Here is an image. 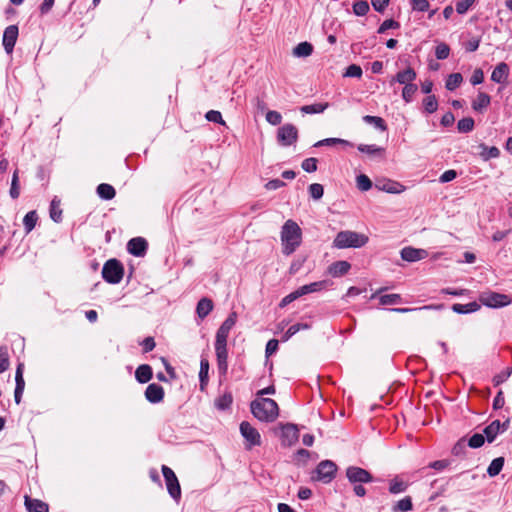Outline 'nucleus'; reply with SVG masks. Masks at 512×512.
Segmentation results:
<instances>
[{
    "label": "nucleus",
    "mask_w": 512,
    "mask_h": 512,
    "mask_svg": "<svg viewBox=\"0 0 512 512\" xmlns=\"http://www.w3.org/2000/svg\"><path fill=\"white\" fill-rule=\"evenodd\" d=\"M282 252L292 254L302 242V230L293 220H287L281 230Z\"/></svg>",
    "instance_id": "f257e3e1"
},
{
    "label": "nucleus",
    "mask_w": 512,
    "mask_h": 512,
    "mask_svg": "<svg viewBox=\"0 0 512 512\" xmlns=\"http://www.w3.org/2000/svg\"><path fill=\"white\" fill-rule=\"evenodd\" d=\"M251 412L262 422H273L279 416L278 404L270 398H257L250 404Z\"/></svg>",
    "instance_id": "f03ea898"
},
{
    "label": "nucleus",
    "mask_w": 512,
    "mask_h": 512,
    "mask_svg": "<svg viewBox=\"0 0 512 512\" xmlns=\"http://www.w3.org/2000/svg\"><path fill=\"white\" fill-rule=\"evenodd\" d=\"M368 237L364 234L345 230L340 231L333 241V246L338 249L360 248L368 242Z\"/></svg>",
    "instance_id": "7ed1b4c3"
},
{
    "label": "nucleus",
    "mask_w": 512,
    "mask_h": 512,
    "mask_svg": "<svg viewBox=\"0 0 512 512\" xmlns=\"http://www.w3.org/2000/svg\"><path fill=\"white\" fill-rule=\"evenodd\" d=\"M124 274L122 264L116 259L108 260L102 269V276L108 282L112 284L119 283Z\"/></svg>",
    "instance_id": "20e7f679"
},
{
    "label": "nucleus",
    "mask_w": 512,
    "mask_h": 512,
    "mask_svg": "<svg viewBox=\"0 0 512 512\" xmlns=\"http://www.w3.org/2000/svg\"><path fill=\"white\" fill-rule=\"evenodd\" d=\"M479 301L483 305L491 308H500L511 303V299L508 295L492 291L483 292L479 297Z\"/></svg>",
    "instance_id": "39448f33"
},
{
    "label": "nucleus",
    "mask_w": 512,
    "mask_h": 512,
    "mask_svg": "<svg viewBox=\"0 0 512 512\" xmlns=\"http://www.w3.org/2000/svg\"><path fill=\"white\" fill-rule=\"evenodd\" d=\"M298 139V130L293 124H285L277 131V141L282 146H290L296 143Z\"/></svg>",
    "instance_id": "423d86ee"
},
{
    "label": "nucleus",
    "mask_w": 512,
    "mask_h": 512,
    "mask_svg": "<svg viewBox=\"0 0 512 512\" xmlns=\"http://www.w3.org/2000/svg\"><path fill=\"white\" fill-rule=\"evenodd\" d=\"M346 477L351 484L370 483L373 481L371 473L357 466H349L346 469Z\"/></svg>",
    "instance_id": "0eeeda50"
},
{
    "label": "nucleus",
    "mask_w": 512,
    "mask_h": 512,
    "mask_svg": "<svg viewBox=\"0 0 512 512\" xmlns=\"http://www.w3.org/2000/svg\"><path fill=\"white\" fill-rule=\"evenodd\" d=\"M241 435L247 442V448L261 445L260 433L249 422L243 421L240 424Z\"/></svg>",
    "instance_id": "6e6552de"
},
{
    "label": "nucleus",
    "mask_w": 512,
    "mask_h": 512,
    "mask_svg": "<svg viewBox=\"0 0 512 512\" xmlns=\"http://www.w3.org/2000/svg\"><path fill=\"white\" fill-rule=\"evenodd\" d=\"M336 471L337 466L334 462L330 460L321 461L316 468L317 479L329 483L335 477Z\"/></svg>",
    "instance_id": "1a4fd4ad"
},
{
    "label": "nucleus",
    "mask_w": 512,
    "mask_h": 512,
    "mask_svg": "<svg viewBox=\"0 0 512 512\" xmlns=\"http://www.w3.org/2000/svg\"><path fill=\"white\" fill-rule=\"evenodd\" d=\"M299 433L297 426L294 424H285L281 425V444L283 446L289 447L295 444L298 440Z\"/></svg>",
    "instance_id": "9d476101"
},
{
    "label": "nucleus",
    "mask_w": 512,
    "mask_h": 512,
    "mask_svg": "<svg viewBox=\"0 0 512 512\" xmlns=\"http://www.w3.org/2000/svg\"><path fill=\"white\" fill-rule=\"evenodd\" d=\"M18 38V27L10 25L6 27L3 33V46L8 54H11Z\"/></svg>",
    "instance_id": "9b49d317"
},
{
    "label": "nucleus",
    "mask_w": 512,
    "mask_h": 512,
    "mask_svg": "<svg viewBox=\"0 0 512 512\" xmlns=\"http://www.w3.org/2000/svg\"><path fill=\"white\" fill-rule=\"evenodd\" d=\"M401 258L407 262H416L428 256V252L424 249H417L413 247H405L400 252Z\"/></svg>",
    "instance_id": "f8f14e48"
},
{
    "label": "nucleus",
    "mask_w": 512,
    "mask_h": 512,
    "mask_svg": "<svg viewBox=\"0 0 512 512\" xmlns=\"http://www.w3.org/2000/svg\"><path fill=\"white\" fill-rule=\"evenodd\" d=\"M147 249V242L142 237H136L129 240L127 250L130 254L140 257L143 256Z\"/></svg>",
    "instance_id": "ddd939ff"
},
{
    "label": "nucleus",
    "mask_w": 512,
    "mask_h": 512,
    "mask_svg": "<svg viewBox=\"0 0 512 512\" xmlns=\"http://www.w3.org/2000/svg\"><path fill=\"white\" fill-rule=\"evenodd\" d=\"M24 505L28 512H49L47 503L40 499L31 498L28 495L24 496Z\"/></svg>",
    "instance_id": "4468645a"
},
{
    "label": "nucleus",
    "mask_w": 512,
    "mask_h": 512,
    "mask_svg": "<svg viewBox=\"0 0 512 512\" xmlns=\"http://www.w3.org/2000/svg\"><path fill=\"white\" fill-rule=\"evenodd\" d=\"M145 397L151 403H159L164 398V389L156 383L149 384L145 390Z\"/></svg>",
    "instance_id": "2eb2a0df"
},
{
    "label": "nucleus",
    "mask_w": 512,
    "mask_h": 512,
    "mask_svg": "<svg viewBox=\"0 0 512 512\" xmlns=\"http://www.w3.org/2000/svg\"><path fill=\"white\" fill-rule=\"evenodd\" d=\"M375 187L380 190L391 194H400L405 190V187L392 180L377 181Z\"/></svg>",
    "instance_id": "dca6fc26"
},
{
    "label": "nucleus",
    "mask_w": 512,
    "mask_h": 512,
    "mask_svg": "<svg viewBox=\"0 0 512 512\" xmlns=\"http://www.w3.org/2000/svg\"><path fill=\"white\" fill-rule=\"evenodd\" d=\"M215 352L217 357V365L221 374H226L228 369V352L227 345H215Z\"/></svg>",
    "instance_id": "f3484780"
},
{
    "label": "nucleus",
    "mask_w": 512,
    "mask_h": 512,
    "mask_svg": "<svg viewBox=\"0 0 512 512\" xmlns=\"http://www.w3.org/2000/svg\"><path fill=\"white\" fill-rule=\"evenodd\" d=\"M416 72L413 68L408 67L403 71H399L391 80V83L398 82L399 84L409 85L416 79Z\"/></svg>",
    "instance_id": "a211bd4d"
},
{
    "label": "nucleus",
    "mask_w": 512,
    "mask_h": 512,
    "mask_svg": "<svg viewBox=\"0 0 512 512\" xmlns=\"http://www.w3.org/2000/svg\"><path fill=\"white\" fill-rule=\"evenodd\" d=\"M351 265L345 260L336 261L328 267V273L332 277H340L348 273Z\"/></svg>",
    "instance_id": "6ab92c4d"
},
{
    "label": "nucleus",
    "mask_w": 512,
    "mask_h": 512,
    "mask_svg": "<svg viewBox=\"0 0 512 512\" xmlns=\"http://www.w3.org/2000/svg\"><path fill=\"white\" fill-rule=\"evenodd\" d=\"M509 75V67L506 63H499L493 70L491 74V80L496 83H504L506 82Z\"/></svg>",
    "instance_id": "aec40b11"
},
{
    "label": "nucleus",
    "mask_w": 512,
    "mask_h": 512,
    "mask_svg": "<svg viewBox=\"0 0 512 512\" xmlns=\"http://www.w3.org/2000/svg\"><path fill=\"white\" fill-rule=\"evenodd\" d=\"M500 430V421L494 420L489 425H487L483 430V435L488 443H492L496 437L501 434Z\"/></svg>",
    "instance_id": "412c9836"
},
{
    "label": "nucleus",
    "mask_w": 512,
    "mask_h": 512,
    "mask_svg": "<svg viewBox=\"0 0 512 512\" xmlns=\"http://www.w3.org/2000/svg\"><path fill=\"white\" fill-rule=\"evenodd\" d=\"M213 302L209 298H202L197 303L196 313L200 319H204L213 310Z\"/></svg>",
    "instance_id": "4be33fe9"
},
{
    "label": "nucleus",
    "mask_w": 512,
    "mask_h": 512,
    "mask_svg": "<svg viewBox=\"0 0 512 512\" xmlns=\"http://www.w3.org/2000/svg\"><path fill=\"white\" fill-rule=\"evenodd\" d=\"M152 376V368L147 364L140 365L135 371V378L139 383L149 382Z\"/></svg>",
    "instance_id": "5701e85b"
},
{
    "label": "nucleus",
    "mask_w": 512,
    "mask_h": 512,
    "mask_svg": "<svg viewBox=\"0 0 512 512\" xmlns=\"http://www.w3.org/2000/svg\"><path fill=\"white\" fill-rule=\"evenodd\" d=\"M408 486V482L404 481L399 476H396L389 481V492L391 494H400L405 492Z\"/></svg>",
    "instance_id": "b1692460"
},
{
    "label": "nucleus",
    "mask_w": 512,
    "mask_h": 512,
    "mask_svg": "<svg viewBox=\"0 0 512 512\" xmlns=\"http://www.w3.org/2000/svg\"><path fill=\"white\" fill-rule=\"evenodd\" d=\"M165 482L170 496L175 500H179L181 497V488L176 475L166 479Z\"/></svg>",
    "instance_id": "393cba45"
},
{
    "label": "nucleus",
    "mask_w": 512,
    "mask_h": 512,
    "mask_svg": "<svg viewBox=\"0 0 512 512\" xmlns=\"http://www.w3.org/2000/svg\"><path fill=\"white\" fill-rule=\"evenodd\" d=\"M491 98L484 92H479L477 98L472 103V108L477 112H482L490 104Z\"/></svg>",
    "instance_id": "a878e982"
},
{
    "label": "nucleus",
    "mask_w": 512,
    "mask_h": 512,
    "mask_svg": "<svg viewBox=\"0 0 512 512\" xmlns=\"http://www.w3.org/2000/svg\"><path fill=\"white\" fill-rule=\"evenodd\" d=\"M478 148L480 149L479 155L484 161L497 158L500 155L499 149L495 146L488 147L485 144H480Z\"/></svg>",
    "instance_id": "bb28decb"
},
{
    "label": "nucleus",
    "mask_w": 512,
    "mask_h": 512,
    "mask_svg": "<svg viewBox=\"0 0 512 512\" xmlns=\"http://www.w3.org/2000/svg\"><path fill=\"white\" fill-rule=\"evenodd\" d=\"M413 509V502L410 496H405L404 498L398 500L393 506V512H409Z\"/></svg>",
    "instance_id": "cd10ccee"
},
{
    "label": "nucleus",
    "mask_w": 512,
    "mask_h": 512,
    "mask_svg": "<svg viewBox=\"0 0 512 512\" xmlns=\"http://www.w3.org/2000/svg\"><path fill=\"white\" fill-rule=\"evenodd\" d=\"M98 195L105 200H111L115 197L116 191L110 184L102 183L97 187Z\"/></svg>",
    "instance_id": "c85d7f7f"
},
{
    "label": "nucleus",
    "mask_w": 512,
    "mask_h": 512,
    "mask_svg": "<svg viewBox=\"0 0 512 512\" xmlns=\"http://www.w3.org/2000/svg\"><path fill=\"white\" fill-rule=\"evenodd\" d=\"M313 52V46L309 42H301L293 49L295 57H308Z\"/></svg>",
    "instance_id": "c756f323"
},
{
    "label": "nucleus",
    "mask_w": 512,
    "mask_h": 512,
    "mask_svg": "<svg viewBox=\"0 0 512 512\" xmlns=\"http://www.w3.org/2000/svg\"><path fill=\"white\" fill-rule=\"evenodd\" d=\"M328 103H315L311 105H304L300 111L304 114H318L324 112L328 108Z\"/></svg>",
    "instance_id": "7c9ffc66"
},
{
    "label": "nucleus",
    "mask_w": 512,
    "mask_h": 512,
    "mask_svg": "<svg viewBox=\"0 0 512 512\" xmlns=\"http://www.w3.org/2000/svg\"><path fill=\"white\" fill-rule=\"evenodd\" d=\"M503 466H504V458L503 457H498V458L493 459L487 468L488 475L490 477L497 476L501 472Z\"/></svg>",
    "instance_id": "2f4dec72"
},
{
    "label": "nucleus",
    "mask_w": 512,
    "mask_h": 512,
    "mask_svg": "<svg viewBox=\"0 0 512 512\" xmlns=\"http://www.w3.org/2000/svg\"><path fill=\"white\" fill-rule=\"evenodd\" d=\"M50 217L56 223H59L62 220V210L60 209V200L57 199L56 197L51 201Z\"/></svg>",
    "instance_id": "473e14b6"
},
{
    "label": "nucleus",
    "mask_w": 512,
    "mask_h": 512,
    "mask_svg": "<svg viewBox=\"0 0 512 512\" xmlns=\"http://www.w3.org/2000/svg\"><path fill=\"white\" fill-rule=\"evenodd\" d=\"M208 371H209V362L207 359H201L200 362V371H199V379H200V387L201 390L204 389V386L208 383Z\"/></svg>",
    "instance_id": "72a5a7b5"
},
{
    "label": "nucleus",
    "mask_w": 512,
    "mask_h": 512,
    "mask_svg": "<svg viewBox=\"0 0 512 512\" xmlns=\"http://www.w3.org/2000/svg\"><path fill=\"white\" fill-rule=\"evenodd\" d=\"M463 81V77L460 73H452L448 76L445 87L449 91L455 90Z\"/></svg>",
    "instance_id": "f704fd0d"
},
{
    "label": "nucleus",
    "mask_w": 512,
    "mask_h": 512,
    "mask_svg": "<svg viewBox=\"0 0 512 512\" xmlns=\"http://www.w3.org/2000/svg\"><path fill=\"white\" fill-rule=\"evenodd\" d=\"M38 220V216L36 211H30L28 212L23 219V224L26 230V233L31 232L34 227L36 226Z\"/></svg>",
    "instance_id": "c9c22d12"
},
{
    "label": "nucleus",
    "mask_w": 512,
    "mask_h": 512,
    "mask_svg": "<svg viewBox=\"0 0 512 512\" xmlns=\"http://www.w3.org/2000/svg\"><path fill=\"white\" fill-rule=\"evenodd\" d=\"M363 121L368 124H373L377 129H379L381 131L387 130V125H386L384 119L381 117L366 115L363 117Z\"/></svg>",
    "instance_id": "e433bc0d"
},
{
    "label": "nucleus",
    "mask_w": 512,
    "mask_h": 512,
    "mask_svg": "<svg viewBox=\"0 0 512 512\" xmlns=\"http://www.w3.org/2000/svg\"><path fill=\"white\" fill-rule=\"evenodd\" d=\"M357 148L360 152L366 153L371 156L382 155L384 152L383 148L376 146V145L360 144V145H358Z\"/></svg>",
    "instance_id": "4c0bfd02"
},
{
    "label": "nucleus",
    "mask_w": 512,
    "mask_h": 512,
    "mask_svg": "<svg viewBox=\"0 0 512 512\" xmlns=\"http://www.w3.org/2000/svg\"><path fill=\"white\" fill-rule=\"evenodd\" d=\"M335 144H342V145H346V146H352V143H350L347 140L340 139V138H326V139H323V140H320V141L316 142L314 144V146L315 147L332 146V145H335Z\"/></svg>",
    "instance_id": "58836bf2"
},
{
    "label": "nucleus",
    "mask_w": 512,
    "mask_h": 512,
    "mask_svg": "<svg viewBox=\"0 0 512 512\" xmlns=\"http://www.w3.org/2000/svg\"><path fill=\"white\" fill-rule=\"evenodd\" d=\"M474 128V120L471 117H466L458 121L457 129L460 133H468Z\"/></svg>",
    "instance_id": "ea45409f"
},
{
    "label": "nucleus",
    "mask_w": 512,
    "mask_h": 512,
    "mask_svg": "<svg viewBox=\"0 0 512 512\" xmlns=\"http://www.w3.org/2000/svg\"><path fill=\"white\" fill-rule=\"evenodd\" d=\"M454 312L457 313H468V312H475L479 309V305L476 302H471L468 304H454L452 307Z\"/></svg>",
    "instance_id": "a19ab883"
},
{
    "label": "nucleus",
    "mask_w": 512,
    "mask_h": 512,
    "mask_svg": "<svg viewBox=\"0 0 512 512\" xmlns=\"http://www.w3.org/2000/svg\"><path fill=\"white\" fill-rule=\"evenodd\" d=\"M402 298L400 294H385L379 297L381 305H394L401 303Z\"/></svg>",
    "instance_id": "79ce46f5"
},
{
    "label": "nucleus",
    "mask_w": 512,
    "mask_h": 512,
    "mask_svg": "<svg viewBox=\"0 0 512 512\" xmlns=\"http://www.w3.org/2000/svg\"><path fill=\"white\" fill-rule=\"evenodd\" d=\"M417 90L418 87L414 83L405 85L402 90V98L404 99V101L407 103L411 102Z\"/></svg>",
    "instance_id": "37998d69"
},
{
    "label": "nucleus",
    "mask_w": 512,
    "mask_h": 512,
    "mask_svg": "<svg viewBox=\"0 0 512 512\" xmlns=\"http://www.w3.org/2000/svg\"><path fill=\"white\" fill-rule=\"evenodd\" d=\"M310 326L306 323H297L288 328V330L285 332L283 340L287 341L289 338H291L293 335H295L297 332H299L301 329H309Z\"/></svg>",
    "instance_id": "c03bdc74"
},
{
    "label": "nucleus",
    "mask_w": 512,
    "mask_h": 512,
    "mask_svg": "<svg viewBox=\"0 0 512 512\" xmlns=\"http://www.w3.org/2000/svg\"><path fill=\"white\" fill-rule=\"evenodd\" d=\"M9 367V354L6 346L0 347V373L5 372Z\"/></svg>",
    "instance_id": "a18cd8bd"
},
{
    "label": "nucleus",
    "mask_w": 512,
    "mask_h": 512,
    "mask_svg": "<svg viewBox=\"0 0 512 512\" xmlns=\"http://www.w3.org/2000/svg\"><path fill=\"white\" fill-rule=\"evenodd\" d=\"M423 106L426 112L434 113L438 108V102L434 95H429L423 100Z\"/></svg>",
    "instance_id": "49530a36"
},
{
    "label": "nucleus",
    "mask_w": 512,
    "mask_h": 512,
    "mask_svg": "<svg viewBox=\"0 0 512 512\" xmlns=\"http://www.w3.org/2000/svg\"><path fill=\"white\" fill-rule=\"evenodd\" d=\"M356 183L357 188L361 191H368L372 187V181L364 174L357 176Z\"/></svg>",
    "instance_id": "de8ad7c7"
},
{
    "label": "nucleus",
    "mask_w": 512,
    "mask_h": 512,
    "mask_svg": "<svg viewBox=\"0 0 512 512\" xmlns=\"http://www.w3.org/2000/svg\"><path fill=\"white\" fill-rule=\"evenodd\" d=\"M484 442H485L484 435L481 433H475L469 438L467 445L471 448L476 449V448H480L481 446H483Z\"/></svg>",
    "instance_id": "09e8293b"
},
{
    "label": "nucleus",
    "mask_w": 512,
    "mask_h": 512,
    "mask_svg": "<svg viewBox=\"0 0 512 512\" xmlns=\"http://www.w3.org/2000/svg\"><path fill=\"white\" fill-rule=\"evenodd\" d=\"M309 194L314 200H319L323 197L324 188L319 183H313L309 186Z\"/></svg>",
    "instance_id": "8fccbe9b"
},
{
    "label": "nucleus",
    "mask_w": 512,
    "mask_h": 512,
    "mask_svg": "<svg viewBox=\"0 0 512 512\" xmlns=\"http://www.w3.org/2000/svg\"><path fill=\"white\" fill-rule=\"evenodd\" d=\"M233 398L231 394H224L215 401V406L220 409L224 410L228 408L232 404Z\"/></svg>",
    "instance_id": "3c124183"
},
{
    "label": "nucleus",
    "mask_w": 512,
    "mask_h": 512,
    "mask_svg": "<svg viewBox=\"0 0 512 512\" xmlns=\"http://www.w3.org/2000/svg\"><path fill=\"white\" fill-rule=\"evenodd\" d=\"M353 11L358 16H364L369 11V5L366 1L359 0L354 3Z\"/></svg>",
    "instance_id": "603ef678"
},
{
    "label": "nucleus",
    "mask_w": 512,
    "mask_h": 512,
    "mask_svg": "<svg viewBox=\"0 0 512 512\" xmlns=\"http://www.w3.org/2000/svg\"><path fill=\"white\" fill-rule=\"evenodd\" d=\"M449 53H450V48L447 44L440 43L436 46L435 56L437 59H439V60L446 59V58H448Z\"/></svg>",
    "instance_id": "864d4df0"
},
{
    "label": "nucleus",
    "mask_w": 512,
    "mask_h": 512,
    "mask_svg": "<svg viewBox=\"0 0 512 512\" xmlns=\"http://www.w3.org/2000/svg\"><path fill=\"white\" fill-rule=\"evenodd\" d=\"M362 73V68L359 65L351 64L347 67L343 76L360 78L362 76Z\"/></svg>",
    "instance_id": "5fc2aeb1"
},
{
    "label": "nucleus",
    "mask_w": 512,
    "mask_h": 512,
    "mask_svg": "<svg viewBox=\"0 0 512 512\" xmlns=\"http://www.w3.org/2000/svg\"><path fill=\"white\" fill-rule=\"evenodd\" d=\"M317 162V159L314 157L307 158L302 162L301 167L304 171L312 173L317 170Z\"/></svg>",
    "instance_id": "6e6d98bb"
},
{
    "label": "nucleus",
    "mask_w": 512,
    "mask_h": 512,
    "mask_svg": "<svg viewBox=\"0 0 512 512\" xmlns=\"http://www.w3.org/2000/svg\"><path fill=\"white\" fill-rule=\"evenodd\" d=\"M205 118L210 122L225 125V121L223 120L222 115L219 111L210 110L206 113Z\"/></svg>",
    "instance_id": "4d7b16f0"
},
{
    "label": "nucleus",
    "mask_w": 512,
    "mask_h": 512,
    "mask_svg": "<svg viewBox=\"0 0 512 512\" xmlns=\"http://www.w3.org/2000/svg\"><path fill=\"white\" fill-rule=\"evenodd\" d=\"M229 333L230 332L228 330L219 327L216 333L215 345H227V338Z\"/></svg>",
    "instance_id": "13d9d810"
},
{
    "label": "nucleus",
    "mask_w": 512,
    "mask_h": 512,
    "mask_svg": "<svg viewBox=\"0 0 512 512\" xmlns=\"http://www.w3.org/2000/svg\"><path fill=\"white\" fill-rule=\"evenodd\" d=\"M266 121L271 125H279L282 121V116L279 112L270 110L266 113Z\"/></svg>",
    "instance_id": "bf43d9fd"
},
{
    "label": "nucleus",
    "mask_w": 512,
    "mask_h": 512,
    "mask_svg": "<svg viewBox=\"0 0 512 512\" xmlns=\"http://www.w3.org/2000/svg\"><path fill=\"white\" fill-rule=\"evenodd\" d=\"M20 191H19V185H18V172L17 170L14 172L12 181H11V188H10V196L13 199H16L19 197Z\"/></svg>",
    "instance_id": "052dcab7"
},
{
    "label": "nucleus",
    "mask_w": 512,
    "mask_h": 512,
    "mask_svg": "<svg viewBox=\"0 0 512 512\" xmlns=\"http://www.w3.org/2000/svg\"><path fill=\"white\" fill-rule=\"evenodd\" d=\"M399 23L393 19H387L385 20L380 27L378 28V33L382 34L388 29H397L399 28Z\"/></svg>",
    "instance_id": "680f3d73"
},
{
    "label": "nucleus",
    "mask_w": 512,
    "mask_h": 512,
    "mask_svg": "<svg viewBox=\"0 0 512 512\" xmlns=\"http://www.w3.org/2000/svg\"><path fill=\"white\" fill-rule=\"evenodd\" d=\"M475 0H462L456 3V11L458 14H464L474 4Z\"/></svg>",
    "instance_id": "e2e57ef3"
},
{
    "label": "nucleus",
    "mask_w": 512,
    "mask_h": 512,
    "mask_svg": "<svg viewBox=\"0 0 512 512\" xmlns=\"http://www.w3.org/2000/svg\"><path fill=\"white\" fill-rule=\"evenodd\" d=\"M236 320H237V314H236V312H232L229 314V316L225 319V321L221 324L220 327H222L230 332V330L235 325Z\"/></svg>",
    "instance_id": "0e129e2a"
},
{
    "label": "nucleus",
    "mask_w": 512,
    "mask_h": 512,
    "mask_svg": "<svg viewBox=\"0 0 512 512\" xmlns=\"http://www.w3.org/2000/svg\"><path fill=\"white\" fill-rule=\"evenodd\" d=\"M413 10L416 11H427L429 8L428 0H412L411 2Z\"/></svg>",
    "instance_id": "69168bd1"
},
{
    "label": "nucleus",
    "mask_w": 512,
    "mask_h": 512,
    "mask_svg": "<svg viewBox=\"0 0 512 512\" xmlns=\"http://www.w3.org/2000/svg\"><path fill=\"white\" fill-rule=\"evenodd\" d=\"M484 80V73L482 71V69L480 68H477L474 70L471 78H470V82L472 85H478V84H481Z\"/></svg>",
    "instance_id": "338daca9"
},
{
    "label": "nucleus",
    "mask_w": 512,
    "mask_h": 512,
    "mask_svg": "<svg viewBox=\"0 0 512 512\" xmlns=\"http://www.w3.org/2000/svg\"><path fill=\"white\" fill-rule=\"evenodd\" d=\"M457 177V172L453 169L446 170L439 178L441 183H447L454 180Z\"/></svg>",
    "instance_id": "774afa93"
}]
</instances>
